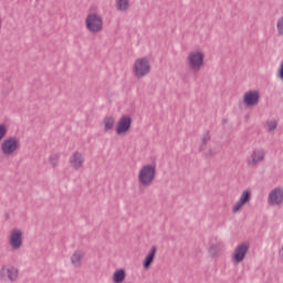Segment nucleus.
Here are the masks:
<instances>
[{
	"instance_id": "nucleus-22",
	"label": "nucleus",
	"mask_w": 283,
	"mask_h": 283,
	"mask_svg": "<svg viewBox=\"0 0 283 283\" xmlns=\"http://www.w3.org/2000/svg\"><path fill=\"white\" fill-rule=\"evenodd\" d=\"M264 129L269 132V134H273L275 129H277V122L275 119L268 120L264 125Z\"/></svg>"
},
{
	"instance_id": "nucleus-24",
	"label": "nucleus",
	"mask_w": 283,
	"mask_h": 283,
	"mask_svg": "<svg viewBox=\"0 0 283 283\" xmlns=\"http://www.w3.org/2000/svg\"><path fill=\"white\" fill-rule=\"evenodd\" d=\"M208 253L210 258H216V255H219L220 253V248L218 245H212L209 248Z\"/></svg>"
},
{
	"instance_id": "nucleus-2",
	"label": "nucleus",
	"mask_w": 283,
	"mask_h": 283,
	"mask_svg": "<svg viewBox=\"0 0 283 283\" xmlns=\"http://www.w3.org/2000/svg\"><path fill=\"white\" fill-rule=\"evenodd\" d=\"M156 180V164H145L137 171V182L140 187H151Z\"/></svg>"
},
{
	"instance_id": "nucleus-8",
	"label": "nucleus",
	"mask_w": 283,
	"mask_h": 283,
	"mask_svg": "<svg viewBox=\"0 0 283 283\" xmlns=\"http://www.w3.org/2000/svg\"><path fill=\"white\" fill-rule=\"evenodd\" d=\"M211 143V133L209 130L203 132V134L200 137V146L199 150L203 156H213L216 154V150L209 145Z\"/></svg>"
},
{
	"instance_id": "nucleus-19",
	"label": "nucleus",
	"mask_w": 283,
	"mask_h": 283,
	"mask_svg": "<svg viewBox=\"0 0 283 283\" xmlns=\"http://www.w3.org/2000/svg\"><path fill=\"white\" fill-rule=\"evenodd\" d=\"M127 280V271L125 269L119 268L116 269L112 274V282L113 283H123Z\"/></svg>"
},
{
	"instance_id": "nucleus-9",
	"label": "nucleus",
	"mask_w": 283,
	"mask_h": 283,
	"mask_svg": "<svg viewBox=\"0 0 283 283\" xmlns=\"http://www.w3.org/2000/svg\"><path fill=\"white\" fill-rule=\"evenodd\" d=\"M251 202V190L244 189L241 191L237 202L233 203L232 206V213H240L247 205Z\"/></svg>"
},
{
	"instance_id": "nucleus-12",
	"label": "nucleus",
	"mask_w": 283,
	"mask_h": 283,
	"mask_svg": "<svg viewBox=\"0 0 283 283\" xmlns=\"http://www.w3.org/2000/svg\"><path fill=\"white\" fill-rule=\"evenodd\" d=\"M249 252V243H241L237 245L232 252V264H240L244 262L247 253Z\"/></svg>"
},
{
	"instance_id": "nucleus-5",
	"label": "nucleus",
	"mask_w": 283,
	"mask_h": 283,
	"mask_svg": "<svg viewBox=\"0 0 283 283\" xmlns=\"http://www.w3.org/2000/svg\"><path fill=\"white\" fill-rule=\"evenodd\" d=\"M85 28L91 34L103 32V15L101 13H88L84 20Z\"/></svg>"
},
{
	"instance_id": "nucleus-27",
	"label": "nucleus",
	"mask_w": 283,
	"mask_h": 283,
	"mask_svg": "<svg viewBox=\"0 0 283 283\" xmlns=\"http://www.w3.org/2000/svg\"><path fill=\"white\" fill-rule=\"evenodd\" d=\"M36 1V3H39V1H41V0H35Z\"/></svg>"
},
{
	"instance_id": "nucleus-25",
	"label": "nucleus",
	"mask_w": 283,
	"mask_h": 283,
	"mask_svg": "<svg viewBox=\"0 0 283 283\" xmlns=\"http://www.w3.org/2000/svg\"><path fill=\"white\" fill-rule=\"evenodd\" d=\"M50 163L53 167H56L59 165V156L51 157Z\"/></svg>"
},
{
	"instance_id": "nucleus-23",
	"label": "nucleus",
	"mask_w": 283,
	"mask_h": 283,
	"mask_svg": "<svg viewBox=\"0 0 283 283\" xmlns=\"http://www.w3.org/2000/svg\"><path fill=\"white\" fill-rule=\"evenodd\" d=\"M276 34L283 36V15L279 17L275 22Z\"/></svg>"
},
{
	"instance_id": "nucleus-6",
	"label": "nucleus",
	"mask_w": 283,
	"mask_h": 283,
	"mask_svg": "<svg viewBox=\"0 0 283 283\" xmlns=\"http://www.w3.org/2000/svg\"><path fill=\"white\" fill-rule=\"evenodd\" d=\"M132 115H122L115 124V135L118 137L127 136L132 132Z\"/></svg>"
},
{
	"instance_id": "nucleus-15",
	"label": "nucleus",
	"mask_w": 283,
	"mask_h": 283,
	"mask_svg": "<svg viewBox=\"0 0 283 283\" xmlns=\"http://www.w3.org/2000/svg\"><path fill=\"white\" fill-rule=\"evenodd\" d=\"M268 202L271 207H280L283 202V188H274L268 196Z\"/></svg>"
},
{
	"instance_id": "nucleus-7",
	"label": "nucleus",
	"mask_w": 283,
	"mask_h": 283,
	"mask_svg": "<svg viewBox=\"0 0 283 283\" xmlns=\"http://www.w3.org/2000/svg\"><path fill=\"white\" fill-rule=\"evenodd\" d=\"M8 242L13 251H19L23 247V230L19 228L12 229L9 232Z\"/></svg>"
},
{
	"instance_id": "nucleus-26",
	"label": "nucleus",
	"mask_w": 283,
	"mask_h": 283,
	"mask_svg": "<svg viewBox=\"0 0 283 283\" xmlns=\"http://www.w3.org/2000/svg\"><path fill=\"white\" fill-rule=\"evenodd\" d=\"M2 23H3V20L1 19V14H0V30H1Z\"/></svg>"
},
{
	"instance_id": "nucleus-18",
	"label": "nucleus",
	"mask_w": 283,
	"mask_h": 283,
	"mask_svg": "<svg viewBox=\"0 0 283 283\" xmlns=\"http://www.w3.org/2000/svg\"><path fill=\"white\" fill-rule=\"evenodd\" d=\"M156 247H151L146 256L144 258L143 266L146 271L147 269H150L151 264H154V260L156 259Z\"/></svg>"
},
{
	"instance_id": "nucleus-21",
	"label": "nucleus",
	"mask_w": 283,
	"mask_h": 283,
	"mask_svg": "<svg viewBox=\"0 0 283 283\" xmlns=\"http://www.w3.org/2000/svg\"><path fill=\"white\" fill-rule=\"evenodd\" d=\"M8 129H10V126L7 123H0V144L6 140V136H8Z\"/></svg>"
},
{
	"instance_id": "nucleus-10",
	"label": "nucleus",
	"mask_w": 283,
	"mask_h": 283,
	"mask_svg": "<svg viewBox=\"0 0 283 283\" xmlns=\"http://www.w3.org/2000/svg\"><path fill=\"white\" fill-rule=\"evenodd\" d=\"M69 165L73 171H81L85 165V155L78 150L73 151L69 157Z\"/></svg>"
},
{
	"instance_id": "nucleus-17",
	"label": "nucleus",
	"mask_w": 283,
	"mask_h": 283,
	"mask_svg": "<svg viewBox=\"0 0 283 283\" xmlns=\"http://www.w3.org/2000/svg\"><path fill=\"white\" fill-rule=\"evenodd\" d=\"M99 125L105 134H109L116 127V117L112 115L105 116Z\"/></svg>"
},
{
	"instance_id": "nucleus-14",
	"label": "nucleus",
	"mask_w": 283,
	"mask_h": 283,
	"mask_svg": "<svg viewBox=\"0 0 283 283\" xmlns=\"http://www.w3.org/2000/svg\"><path fill=\"white\" fill-rule=\"evenodd\" d=\"M2 280H9V282H15L19 279V269L13 265H4L0 271Z\"/></svg>"
},
{
	"instance_id": "nucleus-3",
	"label": "nucleus",
	"mask_w": 283,
	"mask_h": 283,
	"mask_svg": "<svg viewBox=\"0 0 283 283\" xmlns=\"http://www.w3.org/2000/svg\"><path fill=\"white\" fill-rule=\"evenodd\" d=\"M132 72L135 78H145V76H149L151 73V59L148 56L137 57L133 62Z\"/></svg>"
},
{
	"instance_id": "nucleus-11",
	"label": "nucleus",
	"mask_w": 283,
	"mask_h": 283,
	"mask_svg": "<svg viewBox=\"0 0 283 283\" xmlns=\"http://www.w3.org/2000/svg\"><path fill=\"white\" fill-rule=\"evenodd\" d=\"M265 158L266 151H264V148H255L251 151L247 165L248 167H258L260 163H264Z\"/></svg>"
},
{
	"instance_id": "nucleus-4",
	"label": "nucleus",
	"mask_w": 283,
	"mask_h": 283,
	"mask_svg": "<svg viewBox=\"0 0 283 283\" xmlns=\"http://www.w3.org/2000/svg\"><path fill=\"white\" fill-rule=\"evenodd\" d=\"M21 149V138L10 136L4 138L0 144V154L6 157L17 156Z\"/></svg>"
},
{
	"instance_id": "nucleus-1",
	"label": "nucleus",
	"mask_w": 283,
	"mask_h": 283,
	"mask_svg": "<svg viewBox=\"0 0 283 283\" xmlns=\"http://www.w3.org/2000/svg\"><path fill=\"white\" fill-rule=\"evenodd\" d=\"M207 59V54L203 49H193L188 52L186 56V63L190 72H200L202 67H205V61Z\"/></svg>"
},
{
	"instance_id": "nucleus-16",
	"label": "nucleus",
	"mask_w": 283,
	"mask_h": 283,
	"mask_svg": "<svg viewBox=\"0 0 283 283\" xmlns=\"http://www.w3.org/2000/svg\"><path fill=\"white\" fill-rule=\"evenodd\" d=\"M83 260H85V251L83 250H75L70 256L73 269H81L83 266Z\"/></svg>"
},
{
	"instance_id": "nucleus-20",
	"label": "nucleus",
	"mask_w": 283,
	"mask_h": 283,
	"mask_svg": "<svg viewBox=\"0 0 283 283\" xmlns=\"http://www.w3.org/2000/svg\"><path fill=\"white\" fill-rule=\"evenodd\" d=\"M129 8V0H115V9L117 10V12H127Z\"/></svg>"
},
{
	"instance_id": "nucleus-13",
	"label": "nucleus",
	"mask_w": 283,
	"mask_h": 283,
	"mask_svg": "<svg viewBox=\"0 0 283 283\" xmlns=\"http://www.w3.org/2000/svg\"><path fill=\"white\" fill-rule=\"evenodd\" d=\"M260 103V91L250 90L243 94V105L245 107H255Z\"/></svg>"
}]
</instances>
